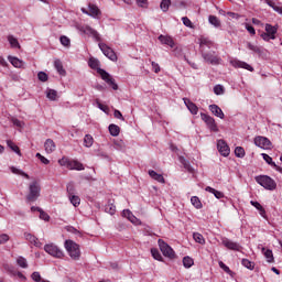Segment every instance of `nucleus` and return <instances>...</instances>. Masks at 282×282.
I'll return each instance as SVG.
<instances>
[{
  "mask_svg": "<svg viewBox=\"0 0 282 282\" xmlns=\"http://www.w3.org/2000/svg\"><path fill=\"white\" fill-rule=\"evenodd\" d=\"M88 66L90 67V69H96L97 74L101 76V79L105 80V83H107L109 87H111L115 91L118 90V84H116V79H113V77H111L110 74L107 73V70L100 68V61L90 57L88 61Z\"/></svg>",
  "mask_w": 282,
  "mask_h": 282,
  "instance_id": "1",
  "label": "nucleus"
},
{
  "mask_svg": "<svg viewBox=\"0 0 282 282\" xmlns=\"http://www.w3.org/2000/svg\"><path fill=\"white\" fill-rule=\"evenodd\" d=\"M64 248L73 261H78L80 259V245L76 243L74 240H66Z\"/></svg>",
  "mask_w": 282,
  "mask_h": 282,
  "instance_id": "2",
  "label": "nucleus"
},
{
  "mask_svg": "<svg viewBox=\"0 0 282 282\" xmlns=\"http://www.w3.org/2000/svg\"><path fill=\"white\" fill-rule=\"evenodd\" d=\"M256 182L258 184H260V186H262L267 191H274V189H276V182L274 180H272V177H270L268 175L256 176Z\"/></svg>",
  "mask_w": 282,
  "mask_h": 282,
  "instance_id": "3",
  "label": "nucleus"
},
{
  "mask_svg": "<svg viewBox=\"0 0 282 282\" xmlns=\"http://www.w3.org/2000/svg\"><path fill=\"white\" fill-rule=\"evenodd\" d=\"M41 196V185L39 182L34 181L29 185V194L26 195V202H36Z\"/></svg>",
  "mask_w": 282,
  "mask_h": 282,
  "instance_id": "4",
  "label": "nucleus"
},
{
  "mask_svg": "<svg viewBox=\"0 0 282 282\" xmlns=\"http://www.w3.org/2000/svg\"><path fill=\"white\" fill-rule=\"evenodd\" d=\"M44 250L47 254L54 257L55 259H63V257H65L63 250H61V248L54 243L45 245Z\"/></svg>",
  "mask_w": 282,
  "mask_h": 282,
  "instance_id": "5",
  "label": "nucleus"
},
{
  "mask_svg": "<svg viewBox=\"0 0 282 282\" xmlns=\"http://www.w3.org/2000/svg\"><path fill=\"white\" fill-rule=\"evenodd\" d=\"M202 56L205 63H209V65H221V57H219V55H217V53L214 51L204 52L202 53Z\"/></svg>",
  "mask_w": 282,
  "mask_h": 282,
  "instance_id": "6",
  "label": "nucleus"
},
{
  "mask_svg": "<svg viewBox=\"0 0 282 282\" xmlns=\"http://www.w3.org/2000/svg\"><path fill=\"white\" fill-rule=\"evenodd\" d=\"M159 248L163 257H167V259H175V251L164 240L159 239Z\"/></svg>",
  "mask_w": 282,
  "mask_h": 282,
  "instance_id": "7",
  "label": "nucleus"
},
{
  "mask_svg": "<svg viewBox=\"0 0 282 282\" xmlns=\"http://www.w3.org/2000/svg\"><path fill=\"white\" fill-rule=\"evenodd\" d=\"M200 118L207 124L208 129H210L214 133H217V131H219L217 122H215V118L204 112L200 113Z\"/></svg>",
  "mask_w": 282,
  "mask_h": 282,
  "instance_id": "8",
  "label": "nucleus"
},
{
  "mask_svg": "<svg viewBox=\"0 0 282 282\" xmlns=\"http://www.w3.org/2000/svg\"><path fill=\"white\" fill-rule=\"evenodd\" d=\"M99 48L101 50L102 54L110 61H118V55H116V52L113 48L109 47V45L105 43H99Z\"/></svg>",
  "mask_w": 282,
  "mask_h": 282,
  "instance_id": "9",
  "label": "nucleus"
},
{
  "mask_svg": "<svg viewBox=\"0 0 282 282\" xmlns=\"http://www.w3.org/2000/svg\"><path fill=\"white\" fill-rule=\"evenodd\" d=\"M82 12L84 14H88V17H93L94 19H96L97 17H100V14H102L100 9L91 2L88 4V9L82 8Z\"/></svg>",
  "mask_w": 282,
  "mask_h": 282,
  "instance_id": "10",
  "label": "nucleus"
},
{
  "mask_svg": "<svg viewBox=\"0 0 282 282\" xmlns=\"http://www.w3.org/2000/svg\"><path fill=\"white\" fill-rule=\"evenodd\" d=\"M254 144L260 149H272V141H270V139L265 137H261V135L256 137Z\"/></svg>",
  "mask_w": 282,
  "mask_h": 282,
  "instance_id": "11",
  "label": "nucleus"
},
{
  "mask_svg": "<svg viewBox=\"0 0 282 282\" xmlns=\"http://www.w3.org/2000/svg\"><path fill=\"white\" fill-rule=\"evenodd\" d=\"M213 47H215V42L210 39L204 36L199 39V48L202 54H204V52H208V50H213Z\"/></svg>",
  "mask_w": 282,
  "mask_h": 282,
  "instance_id": "12",
  "label": "nucleus"
},
{
  "mask_svg": "<svg viewBox=\"0 0 282 282\" xmlns=\"http://www.w3.org/2000/svg\"><path fill=\"white\" fill-rule=\"evenodd\" d=\"M217 150L224 158H228L230 155V147H228V143L223 139L217 141Z\"/></svg>",
  "mask_w": 282,
  "mask_h": 282,
  "instance_id": "13",
  "label": "nucleus"
},
{
  "mask_svg": "<svg viewBox=\"0 0 282 282\" xmlns=\"http://www.w3.org/2000/svg\"><path fill=\"white\" fill-rule=\"evenodd\" d=\"M223 246L228 250H234L235 252L241 251V245L237 243L228 238H223Z\"/></svg>",
  "mask_w": 282,
  "mask_h": 282,
  "instance_id": "14",
  "label": "nucleus"
},
{
  "mask_svg": "<svg viewBox=\"0 0 282 282\" xmlns=\"http://www.w3.org/2000/svg\"><path fill=\"white\" fill-rule=\"evenodd\" d=\"M183 102L193 116H197V113L199 112V108L197 107V105H195V102L191 101V99L188 98H183Z\"/></svg>",
  "mask_w": 282,
  "mask_h": 282,
  "instance_id": "15",
  "label": "nucleus"
},
{
  "mask_svg": "<svg viewBox=\"0 0 282 282\" xmlns=\"http://www.w3.org/2000/svg\"><path fill=\"white\" fill-rule=\"evenodd\" d=\"M231 65L236 68L247 69L248 72H254V68L252 66H250V64H248L246 62H241L239 59L232 61Z\"/></svg>",
  "mask_w": 282,
  "mask_h": 282,
  "instance_id": "16",
  "label": "nucleus"
},
{
  "mask_svg": "<svg viewBox=\"0 0 282 282\" xmlns=\"http://www.w3.org/2000/svg\"><path fill=\"white\" fill-rule=\"evenodd\" d=\"M82 31L84 32V34H88V36H93V39L100 41V34L98 33V31L94 30L91 26H83Z\"/></svg>",
  "mask_w": 282,
  "mask_h": 282,
  "instance_id": "17",
  "label": "nucleus"
},
{
  "mask_svg": "<svg viewBox=\"0 0 282 282\" xmlns=\"http://www.w3.org/2000/svg\"><path fill=\"white\" fill-rule=\"evenodd\" d=\"M68 171H85V165L78 160H70L68 163Z\"/></svg>",
  "mask_w": 282,
  "mask_h": 282,
  "instance_id": "18",
  "label": "nucleus"
},
{
  "mask_svg": "<svg viewBox=\"0 0 282 282\" xmlns=\"http://www.w3.org/2000/svg\"><path fill=\"white\" fill-rule=\"evenodd\" d=\"M44 151L45 153H54L56 151V143L52 139H46L44 142Z\"/></svg>",
  "mask_w": 282,
  "mask_h": 282,
  "instance_id": "19",
  "label": "nucleus"
},
{
  "mask_svg": "<svg viewBox=\"0 0 282 282\" xmlns=\"http://www.w3.org/2000/svg\"><path fill=\"white\" fill-rule=\"evenodd\" d=\"M122 217H126V219H128L129 221H131V224H134L135 226H138V224H140V219H138V217L133 216V213H131V210H129V209H124L122 212Z\"/></svg>",
  "mask_w": 282,
  "mask_h": 282,
  "instance_id": "20",
  "label": "nucleus"
},
{
  "mask_svg": "<svg viewBox=\"0 0 282 282\" xmlns=\"http://www.w3.org/2000/svg\"><path fill=\"white\" fill-rule=\"evenodd\" d=\"M209 111H212V113L214 116H216L217 118H220V120H224L225 115H224V110H221V108L217 105H209Z\"/></svg>",
  "mask_w": 282,
  "mask_h": 282,
  "instance_id": "21",
  "label": "nucleus"
},
{
  "mask_svg": "<svg viewBox=\"0 0 282 282\" xmlns=\"http://www.w3.org/2000/svg\"><path fill=\"white\" fill-rule=\"evenodd\" d=\"M159 41L160 43H162V45H169V47H175V42L173 41V37L169 35H160Z\"/></svg>",
  "mask_w": 282,
  "mask_h": 282,
  "instance_id": "22",
  "label": "nucleus"
},
{
  "mask_svg": "<svg viewBox=\"0 0 282 282\" xmlns=\"http://www.w3.org/2000/svg\"><path fill=\"white\" fill-rule=\"evenodd\" d=\"M265 33L270 35V39L274 41L276 39V32L279 31V28L273 26L272 24H265Z\"/></svg>",
  "mask_w": 282,
  "mask_h": 282,
  "instance_id": "23",
  "label": "nucleus"
},
{
  "mask_svg": "<svg viewBox=\"0 0 282 282\" xmlns=\"http://www.w3.org/2000/svg\"><path fill=\"white\" fill-rule=\"evenodd\" d=\"M24 237H25L26 241L31 242L33 246H35V248H41V246H43V243H41V241H39V238L33 236L32 234L25 232Z\"/></svg>",
  "mask_w": 282,
  "mask_h": 282,
  "instance_id": "24",
  "label": "nucleus"
},
{
  "mask_svg": "<svg viewBox=\"0 0 282 282\" xmlns=\"http://www.w3.org/2000/svg\"><path fill=\"white\" fill-rule=\"evenodd\" d=\"M149 175L152 177V180H155V182H159L160 184H166V180H164V176L162 174H158V172L153 170H149Z\"/></svg>",
  "mask_w": 282,
  "mask_h": 282,
  "instance_id": "25",
  "label": "nucleus"
},
{
  "mask_svg": "<svg viewBox=\"0 0 282 282\" xmlns=\"http://www.w3.org/2000/svg\"><path fill=\"white\" fill-rule=\"evenodd\" d=\"M250 204L251 206H253V208H257V210H259V214L263 217V219H268V215L265 214V208H263V206L259 202L251 200Z\"/></svg>",
  "mask_w": 282,
  "mask_h": 282,
  "instance_id": "26",
  "label": "nucleus"
},
{
  "mask_svg": "<svg viewBox=\"0 0 282 282\" xmlns=\"http://www.w3.org/2000/svg\"><path fill=\"white\" fill-rule=\"evenodd\" d=\"M178 162H181V164L184 166L185 170H187L188 173H195V169L191 166V162L184 156H178Z\"/></svg>",
  "mask_w": 282,
  "mask_h": 282,
  "instance_id": "27",
  "label": "nucleus"
},
{
  "mask_svg": "<svg viewBox=\"0 0 282 282\" xmlns=\"http://www.w3.org/2000/svg\"><path fill=\"white\" fill-rule=\"evenodd\" d=\"M54 67L59 76H65L67 74V72L63 67V62H61V59H55Z\"/></svg>",
  "mask_w": 282,
  "mask_h": 282,
  "instance_id": "28",
  "label": "nucleus"
},
{
  "mask_svg": "<svg viewBox=\"0 0 282 282\" xmlns=\"http://www.w3.org/2000/svg\"><path fill=\"white\" fill-rule=\"evenodd\" d=\"M247 47H248V50L253 52V54H258V56H261L263 54V50L259 45H254L250 42H247Z\"/></svg>",
  "mask_w": 282,
  "mask_h": 282,
  "instance_id": "29",
  "label": "nucleus"
},
{
  "mask_svg": "<svg viewBox=\"0 0 282 282\" xmlns=\"http://www.w3.org/2000/svg\"><path fill=\"white\" fill-rule=\"evenodd\" d=\"M7 147H9V149H11L13 153H17V155L21 158V149H19V145H17L15 142H13L12 140H7Z\"/></svg>",
  "mask_w": 282,
  "mask_h": 282,
  "instance_id": "30",
  "label": "nucleus"
},
{
  "mask_svg": "<svg viewBox=\"0 0 282 282\" xmlns=\"http://www.w3.org/2000/svg\"><path fill=\"white\" fill-rule=\"evenodd\" d=\"M262 252H263L268 263H274V254L272 253V250L262 248Z\"/></svg>",
  "mask_w": 282,
  "mask_h": 282,
  "instance_id": "31",
  "label": "nucleus"
},
{
  "mask_svg": "<svg viewBox=\"0 0 282 282\" xmlns=\"http://www.w3.org/2000/svg\"><path fill=\"white\" fill-rule=\"evenodd\" d=\"M109 133L110 135H112L113 138H118V135H120V128L117 124L111 123L109 127Z\"/></svg>",
  "mask_w": 282,
  "mask_h": 282,
  "instance_id": "32",
  "label": "nucleus"
},
{
  "mask_svg": "<svg viewBox=\"0 0 282 282\" xmlns=\"http://www.w3.org/2000/svg\"><path fill=\"white\" fill-rule=\"evenodd\" d=\"M205 191H206L207 193H212L213 195H215V198H216V199H221V198H224V193H221V192H219V191H217V189H215V188H213V187H210V186H207V187L205 188Z\"/></svg>",
  "mask_w": 282,
  "mask_h": 282,
  "instance_id": "33",
  "label": "nucleus"
},
{
  "mask_svg": "<svg viewBox=\"0 0 282 282\" xmlns=\"http://www.w3.org/2000/svg\"><path fill=\"white\" fill-rule=\"evenodd\" d=\"M268 6H270V8H272L275 12H278L279 14H282V6L280 2L276 1H268L267 2Z\"/></svg>",
  "mask_w": 282,
  "mask_h": 282,
  "instance_id": "34",
  "label": "nucleus"
},
{
  "mask_svg": "<svg viewBox=\"0 0 282 282\" xmlns=\"http://www.w3.org/2000/svg\"><path fill=\"white\" fill-rule=\"evenodd\" d=\"M208 21L214 28H221V21L216 15H209Z\"/></svg>",
  "mask_w": 282,
  "mask_h": 282,
  "instance_id": "35",
  "label": "nucleus"
},
{
  "mask_svg": "<svg viewBox=\"0 0 282 282\" xmlns=\"http://www.w3.org/2000/svg\"><path fill=\"white\" fill-rule=\"evenodd\" d=\"M9 62L11 63V65H13V67H23V61L19 59V57L9 56Z\"/></svg>",
  "mask_w": 282,
  "mask_h": 282,
  "instance_id": "36",
  "label": "nucleus"
},
{
  "mask_svg": "<svg viewBox=\"0 0 282 282\" xmlns=\"http://www.w3.org/2000/svg\"><path fill=\"white\" fill-rule=\"evenodd\" d=\"M84 147L87 149L94 147V137H91V134H86L84 137Z\"/></svg>",
  "mask_w": 282,
  "mask_h": 282,
  "instance_id": "37",
  "label": "nucleus"
},
{
  "mask_svg": "<svg viewBox=\"0 0 282 282\" xmlns=\"http://www.w3.org/2000/svg\"><path fill=\"white\" fill-rule=\"evenodd\" d=\"M193 239L194 241H196V243H200V246H204V243H206V239H204V236L199 232H194Z\"/></svg>",
  "mask_w": 282,
  "mask_h": 282,
  "instance_id": "38",
  "label": "nucleus"
},
{
  "mask_svg": "<svg viewBox=\"0 0 282 282\" xmlns=\"http://www.w3.org/2000/svg\"><path fill=\"white\" fill-rule=\"evenodd\" d=\"M11 173H13L14 175H22V177H25V180H30V175L28 173L14 166L11 167Z\"/></svg>",
  "mask_w": 282,
  "mask_h": 282,
  "instance_id": "39",
  "label": "nucleus"
},
{
  "mask_svg": "<svg viewBox=\"0 0 282 282\" xmlns=\"http://www.w3.org/2000/svg\"><path fill=\"white\" fill-rule=\"evenodd\" d=\"M46 97L48 98V100H57L58 93L55 89H48L46 91Z\"/></svg>",
  "mask_w": 282,
  "mask_h": 282,
  "instance_id": "40",
  "label": "nucleus"
},
{
  "mask_svg": "<svg viewBox=\"0 0 282 282\" xmlns=\"http://www.w3.org/2000/svg\"><path fill=\"white\" fill-rule=\"evenodd\" d=\"M191 203H192V205H193L194 207H196L198 210H199L200 208H203L202 200H200L199 197H197V196H193V197L191 198Z\"/></svg>",
  "mask_w": 282,
  "mask_h": 282,
  "instance_id": "41",
  "label": "nucleus"
},
{
  "mask_svg": "<svg viewBox=\"0 0 282 282\" xmlns=\"http://www.w3.org/2000/svg\"><path fill=\"white\" fill-rule=\"evenodd\" d=\"M195 263V261L193 260V258L186 256L183 258V265L184 268H193V264Z\"/></svg>",
  "mask_w": 282,
  "mask_h": 282,
  "instance_id": "42",
  "label": "nucleus"
},
{
  "mask_svg": "<svg viewBox=\"0 0 282 282\" xmlns=\"http://www.w3.org/2000/svg\"><path fill=\"white\" fill-rule=\"evenodd\" d=\"M8 41L10 43L11 47H18V50L21 48V44H19V40H17V37H13L12 35H9Z\"/></svg>",
  "mask_w": 282,
  "mask_h": 282,
  "instance_id": "43",
  "label": "nucleus"
},
{
  "mask_svg": "<svg viewBox=\"0 0 282 282\" xmlns=\"http://www.w3.org/2000/svg\"><path fill=\"white\" fill-rule=\"evenodd\" d=\"M68 197H69L70 204H73V206H75V208L80 206V197H78L77 195H70Z\"/></svg>",
  "mask_w": 282,
  "mask_h": 282,
  "instance_id": "44",
  "label": "nucleus"
},
{
  "mask_svg": "<svg viewBox=\"0 0 282 282\" xmlns=\"http://www.w3.org/2000/svg\"><path fill=\"white\" fill-rule=\"evenodd\" d=\"M17 264L20 267V268H23V269H28V260L23 257H18L17 259Z\"/></svg>",
  "mask_w": 282,
  "mask_h": 282,
  "instance_id": "45",
  "label": "nucleus"
},
{
  "mask_svg": "<svg viewBox=\"0 0 282 282\" xmlns=\"http://www.w3.org/2000/svg\"><path fill=\"white\" fill-rule=\"evenodd\" d=\"M59 42L62 43V45L64 47H69L72 45V40H69V37L65 36V35H62L59 37Z\"/></svg>",
  "mask_w": 282,
  "mask_h": 282,
  "instance_id": "46",
  "label": "nucleus"
},
{
  "mask_svg": "<svg viewBox=\"0 0 282 282\" xmlns=\"http://www.w3.org/2000/svg\"><path fill=\"white\" fill-rule=\"evenodd\" d=\"M151 254L153 257V259H155L156 261H162V253H160V250L153 248L151 249Z\"/></svg>",
  "mask_w": 282,
  "mask_h": 282,
  "instance_id": "47",
  "label": "nucleus"
},
{
  "mask_svg": "<svg viewBox=\"0 0 282 282\" xmlns=\"http://www.w3.org/2000/svg\"><path fill=\"white\" fill-rule=\"evenodd\" d=\"M235 155L236 158H246V150L241 147H237L235 149Z\"/></svg>",
  "mask_w": 282,
  "mask_h": 282,
  "instance_id": "48",
  "label": "nucleus"
},
{
  "mask_svg": "<svg viewBox=\"0 0 282 282\" xmlns=\"http://www.w3.org/2000/svg\"><path fill=\"white\" fill-rule=\"evenodd\" d=\"M241 264L248 270H254V263L248 259H242Z\"/></svg>",
  "mask_w": 282,
  "mask_h": 282,
  "instance_id": "49",
  "label": "nucleus"
},
{
  "mask_svg": "<svg viewBox=\"0 0 282 282\" xmlns=\"http://www.w3.org/2000/svg\"><path fill=\"white\" fill-rule=\"evenodd\" d=\"M69 162H70V160L67 156H64L58 160L59 166H66V169H69Z\"/></svg>",
  "mask_w": 282,
  "mask_h": 282,
  "instance_id": "50",
  "label": "nucleus"
},
{
  "mask_svg": "<svg viewBox=\"0 0 282 282\" xmlns=\"http://www.w3.org/2000/svg\"><path fill=\"white\" fill-rule=\"evenodd\" d=\"M98 109L104 111V113H109V106L101 104L98 99L96 100Z\"/></svg>",
  "mask_w": 282,
  "mask_h": 282,
  "instance_id": "51",
  "label": "nucleus"
},
{
  "mask_svg": "<svg viewBox=\"0 0 282 282\" xmlns=\"http://www.w3.org/2000/svg\"><path fill=\"white\" fill-rule=\"evenodd\" d=\"M224 93H225L224 86L216 85L214 87V94H216V96H221V95H224Z\"/></svg>",
  "mask_w": 282,
  "mask_h": 282,
  "instance_id": "52",
  "label": "nucleus"
},
{
  "mask_svg": "<svg viewBox=\"0 0 282 282\" xmlns=\"http://www.w3.org/2000/svg\"><path fill=\"white\" fill-rule=\"evenodd\" d=\"M262 158H263L264 162H267V164H270V166H273V167L276 166V163H274V162L272 161V159H271L270 155L263 153V154H262Z\"/></svg>",
  "mask_w": 282,
  "mask_h": 282,
  "instance_id": "53",
  "label": "nucleus"
},
{
  "mask_svg": "<svg viewBox=\"0 0 282 282\" xmlns=\"http://www.w3.org/2000/svg\"><path fill=\"white\" fill-rule=\"evenodd\" d=\"M171 7V1H161L160 8L163 12H167Z\"/></svg>",
  "mask_w": 282,
  "mask_h": 282,
  "instance_id": "54",
  "label": "nucleus"
},
{
  "mask_svg": "<svg viewBox=\"0 0 282 282\" xmlns=\"http://www.w3.org/2000/svg\"><path fill=\"white\" fill-rule=\"evenodd\" d=\"M37 78H39V80H41V83H47V78H48L47 73L40 72L37 74Z\"/></svg>",
  "mask_w": 282,
  "mask_h": 282,
  "instance_id": "55",
  "label": "nucleus"
},
{
  "mask_svg": "<svg viewBox=\"0 0 282 282\" xmlns=\"http://www.w3.org/2000/svg\"><path fill=\"white\" fill-rule=\"evenodd\" d=\"M106 213H109V215H116V207L113 204H108L106 206Z\"/></svg>",
  "mask_w": 282,
  "mask_h": 282,
  "instance_id": "56",
  "label": "nucleus"
},
{
  "mask_svg": "<svg viewBox=\"0 0 282 282\" xmlns=\"http://www.w3.org/2000/svg\"><path fill=\"white\" fill-rule=\"evenodd\" d=\"M218 265H219V268H221V270H224V272H226L227 274H230V272H232V271L230 270V268H229L228 265H226V263H224L223 261H220V262L218 263Z\"/></svg>",
  "mask_w": 282,
  "mask_h": 282,
  "instance_id": "57",
  "label": "nucleus"
},
{
  "mask_svg": "<svg viewBox=\"0 0 282 282\" xmlns=\"http://www.w3.org/2000/svg\"><path fill=\"white\" fill-rule=\"evenodd\" d=\"M35 158H39L40 162H42V164H50V160H47V158L43 156L41 153H36Z\"/></svg>",
  "mask_w": 282,
  "mask_h": 282,
  "instance_id": "58",
  "label": "nucleus"
},
{
  "mask_svg": "<svg viewBox=\"0 0 282 282\" xmlns=\"http://www.w3.org/2000/svg\"><path fill=\"white\" fill-rule=\"evenodd\" d=\"M10 241V236L8 234L0 235V245L8 243Z\"/></svg>",
  "mask_w": 282,
  "mask_h": 282,
  "instance_id": "59",
  "label": "nucleus"
},
{
  "mask_svg": "<svg viewBox=\"0 0 282 282\" xmlns=\"http://www.w3.org/2000/svg\"><path fill=\"white\" fill-rule=\"evenodd\" d=\"M182 21L183 25H185L186 28H193V22L187 17L182 18Z\"/></svg>",
  "mask_w": 282,
  "mask_h": 282,
  "instance_id": "60",
  "label": "nucleus"
},
{
  "mask_svg": "<svg viewBox=\"0 0 282 282\" xmlns=\"http://www.w3.org/2000/svg\"><path fill=\"white\" fill-rule=\"evenodd\" d=\"M150 63H151V65H152L153 72H154L155 74H160V64H158V63H155V62H153V61H151V59H150Z\"/></svg>",
  "mask_w": 282,
  "mask_h": 282,
  "instance_id": "61",
  "label": "nucleus"
},
{
  "mask_svg": "<svg viewBox=\"0 0 282 282\" xmlns=\"http://www.w3.org/2000/svg\"><path fill=\"white\" fill-rule=\"evenodd\" d=\"M40 219H43L44 221H50V215L40 209Z\"/></svg>",
  "mask_w": 282,
  "mask_h": 282,
  "instance_id": "62",
  "label": "nucleus"
},
{
  "mask_svg": "<svg viewBox=\"0 0 282 282\" xmlns=\"http://www.w3.org/2000/svg\"><path fill=\"white\" fill-rule=\"evenodd\" d=\"M246 30L249 32V34H251V36H254V34H257L254 26H252L250 24H246Z\"/></svg>",
  "mask_w": 282,
  "mask_h": 282,
  "instance_id": "63",
  "label": "nucleus"
},
{
  "mask_svg": "<svg viewBox=\"0 0 282 282\" xmlns=\"http://www.w3.org/2000/svg\"><path fill=\"white\" fill-rule=\"evenodd\" d=\"M113 116L118 120H124V117L122 116V112H120V110H115Z\"/></svg>",
  "mask_w": 282,
  "mask_h": 282,
  "instance_id": "64",
  "label": "nucleus"
}]
</instances>
